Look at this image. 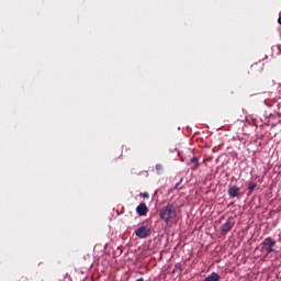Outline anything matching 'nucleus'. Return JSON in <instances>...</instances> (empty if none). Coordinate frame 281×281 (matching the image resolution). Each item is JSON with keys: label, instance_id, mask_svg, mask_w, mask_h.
<instances>
[{"label": "nucleus", "instance_id": "nucleus-11", "mask_svg": "<svg viewBox=\"0 0 281 281\" xmlns=\"http://www.w3.org/2000/svg\"><path fill=\"white\" fill-rule=\"evenodd\" d=\"M181 181H183V178H181L180 181L178 183H176L175 190H181V187H179V186H181Z\"/></svg>", "mask_w": 281, "mask_h": 281}, {"label": "nucleus", "instance_id": "nucleus-6", "mask_svg": "<svg viewBox=\"0 0 281 281\" xmlns=\"http://www.w3.org/2000/svg\"><path fill=\"white\" fill-rule=\"evenodd\" d=\"M228 195L231 196V199H236L240 195V188H238L237 186H233L228 189Z\"/></svg>", "mask_w": 281, "mask_h": 281}, {"label": "nucleus", "instance_id": "nucleus-15", "mask_svg": "<svg viewBox=\"0 0 281 281\" xmlns=\"http://www.w3.org/2000/svg\"><path fill=\"white\" fill-rule=\"evenodd\" d=\"M256 66H251V69H255Z\"/></svg>", "mask_w": 281, "mask_h": 281}, {"label": "nucleus", "instance_id": "nucleus-9", "mask_svg": "<svg viewBox=\"0 0 281 281\" xmlns=\"http://www.w3.org/2000/svg\"><path fill=\"white\" fill-rule=\"evenodd\" d=\"M256 188H258V183L256 182H250L248 184V191H249V194H251V192H254L256 190Z\"/></svg>", "mask_w": 281, "mask_h": 281}, {"label": "nucleus", "instance_id": "nucleus-8", "mask_svg": "<svg viewBox=\"0 0 281 281\" xmlns=\"http://www.w3.org/2000/svg\"><path fill=\"white\" fill-rule=\"evenodd\" d=\"M191 170H198L199 169V166H201V164L199 162V158L196 157H192L191 158Z\"/></svg>", "mask_w": 281, "mask_h": 281}, {"label": "nucleus", "instance_id": "nucleus-3", "mask_svg": "<svg viewBox=\"0 0 281 281\" xmlns=\"http://www.w3.org/2000/svg\"><path fill=\"white\" fill-rule=\"evenodd\" d=\"M151 234L150 227L142 225L135 231L137 238H148Z\"/></svg>", "mask_w": 281, "mask_h": 281}, {"label": "nucleus", "instance_id": "nucleus-2", "mask_svg": "<svg viewBox=\"0 0 281 281\" xmlns=\"http://www.w3.org/2000/svg\"><path fill=\"white\" fill-rule=\"evenodd\" d=\"M262 249L267 251V254H273L276 251V240L271 237H267L262 243Z\"/></svg>", "mask_w": 281, "mask_h": 281}, {"label": "nucleus", "instance_id": "nucleus-5", "mask_svg": "<svg viewBox=\"0 0 281 281\" xmlns=\"http://www.w3.org/2000/svg\"><path fill=\"white\" fill-rule=\"evenodd\" d=\"M136 212H137L138 216H146V214H148V206L146 205V203L142 202L136 207Z\"/></svg>", "mask_w": 281, "mask_h": 281}, {"label": "nucleus", "instance_id": "nucleus-14", "mask_svg": "<svg viewBox=\"0 0 281 281\" xmlns=\"http://www.w3.org/2000/svg\"><path fill=\"white\" fill-rule=\"evenodd\" d=\"M176 267H178V269L181 271V266H180V265H178V266H176Z\"/></svg>", "mask_w": 281, "mask_h": 281}, {"label": "nucleus", "instance_id": "nucleus-10", "mask_svg": "<svg viewBox=\"0 0 281 281\" xmlns=\"http://www.w3.org/2000/svg\"><path fill=\"white\" fill-rule=\"evenodd\" d=\"M156 171H157V175H160L164 171V166L161 164H157Z\"/></svg>", "mask_w": 281, "mask_h": 281}, {"label": "nucleus", "instance_id": "nucleus-12", "mask_svg": "<svg viewBox=\"0 0 281 281\" xmlns=\"http://www.w3.org/2000/svg\"><path fill=\"white\" fill-rule=\"evenodd\" d=\"M148 196H149L148 193H142L143 199H148Z\"/></svg>", "mask_w": 281, "mask_h": 281}, {"label": "nucleus", "instance_id": "nucleus-7", "mask_svg": "<svg viewBox=\"0 0 281 281\" xmlns=\"http://www.w3.org/2000/svg\"><path fill=\"white\" fill-rule=\"evenodd\" d=\"M203 281H221V276L216 272H212Z\"/></svg>", "mask_w": 281, "mask_h": 281}, {"label": "nucleus", "instance_id": "nucleus-13", "mask_svg": "<svg viewBox=\"0 0 281 281\" xmlns=\"http://www.w3.org/2000/svg\"><path fill=\"white\" fill-rule=\"evenodd\" d=\"M278 23H279V25H281V16H279Z\"/></svg>", "mask_w": 281, "mask_h": 281}, {"label": "nucleus", "instance_id": "nucleus-4", "mask_svg": "<svg viewBox=\"0 0 281 281\" xmlns=\"http://www.w3.org/2000/svg\"><path fill=\"white\" fill-rule=\"evenodd\" d=\"M235 222L233 217H228L226 223H224L221 226V234H227V232H232V229L234 228Z\"/></svg>", "mask_w": 281, "mask_h": 281}, {"label": "nucleus", "instance_id": "nucleus-1", "mask_svg": "<svg viewBox=\"0 0 281 281\" xmlns=\"http://www.w3.org/2000/svg\"><path fill=\"white\" fill-rule=\"evenodd\" d=\"M159 216L165 223L177 216V207L173 204H167L160 210Z\"/></svg>", "mask_w": 281, "mask_h": 281}]
</instances>
